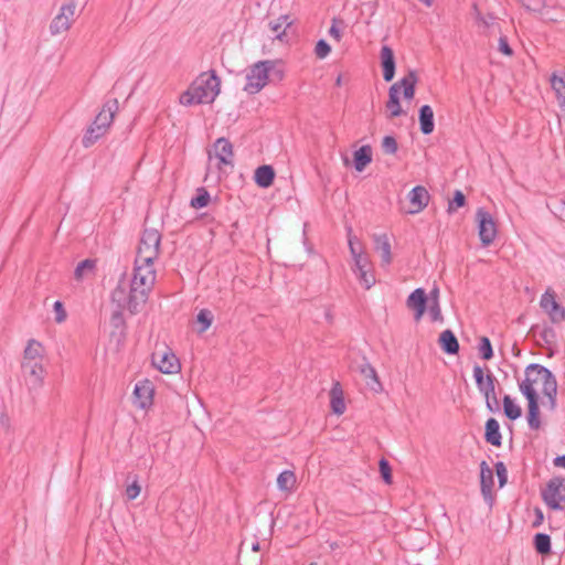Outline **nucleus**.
Returning a JSON list of instances; mask_svg holds the SVG:
<instances>
[{
    "label": "nucleus",
    "instance_id": "f257e3e1",
    "mask_svg": "<svg viewBox=\"0 0 565 565\" xmlns=\"http://www.w3.org/2000/svg\"><path fill=\"white\" fill-rule=\"evenodd\" d=\"M537 384L542 385V393L548 401V408L554 411L557 405V381L555 375L541 364H529L524 371V379L519 382V390L527 399L526 418L532 430L541 428L539 395L535 388Z\"/></svg>",
    "mask_w": 565,
    "mask_h": 565
},
{
    "label": "nucleus",
    "instance_id": "f03ea898",
    "mask_svg": "<svg viewBox=\"0 0 565 565\" xmlns=\"http://www.w3.org/2000/svg\"><path fill=\"white\" fill-rule=\"evenodd\" d=\"M157 273L154 262L135 258L129 291L118 286L111 292V299L120 310L127 309L131 315L138 313L149 299L156 284Z\"/></svg>",
    "mask_w": 565,
    "mask_h": 565
},
{
    "label": "nucleus",
    "instance_id": "7ed1b4c3",
    "mask_svg": "<svg viewBox=\"0 0 565 565\" xmlns=\"http://www.w3.org/2000/svg\"><path fill=\"white\" fill-rule=\"evenodd\" d=\"M221 81L215 71L202 73L180 96L183 106L213 103L220 94Z\"/></svg>",
    "mask_w": 565,
    "mask_h": 565
},
{
    "label": "nucleus",
    "instance_id": "20e7f679",
    "mask_svg": "<svg viewBox=\"0 0 565 565\" xmlns=\"http://www.w3.org/2000/svg\"><path fill=\"white\" fill-rule=\"evenodd\" d=\"M275 67L270 60L259 61L250 66L246 74L244 90L250 95L260 92L268 83L269 72Z\"/></svg>",
    "mask_w": 565,
    "mask_h": 565
},
{
    "label": "nucleus",
    "instance_id": "39448f33",
    "mask_svg": "<svg viewBox=\"0 0 565 565\" xmlns=\"http://www.w3.org/2000/svg\"><path fill=\"white\" fill-rule=\"evenodd\" d=\"M161 234L158 230L146 228L142 232L136 259L154 262L160 253Z\"/></svg>",
    "mask_w": 565,
    "mask_h": 565
},
{
    "label": "nucleus",
    "instance_id": "423d86ee",
    "mask_svg": "<svg viewBox=\"0 0 565 565\" xmlns=\"http://www.w3.org/2000/svg\"><path fill=\"white\" fill-rule=\"evenodd\" d=\"M542 499L548 508L562 510V503L565 502V479L561 477L552 478L545 489L542 490Z\"/></svg>",
    "mask_w": 565,
    "mask_h": 565
},
{
    "label": "nucleus",
    "instance_id": "0eeeda50",
    "mask_svg": "<svg viewBox=\"0 0 565 565\" xmlns=\"http://www.w3.org/2000/svg\"><path fill=\"white\" fill-rule=\"evenodd\" d=\"M21 373L24 385L30 393L43 386L46 375L43 362L21 363Z\"/></svg>",
    "mask_w": 565,
    "mask_h": 565
},
{
    "label": "nucleus",
    "instance_id": "6e6552de",
    "mask_svg": "<svg viewBox=\"0 0 565 565\" xmlns=\"http://www.w3.org/2000/svg\"><path fill=\"white\" fill-rule=\"evenodd\" d=\"M209 162L212 163L213 160H217V168L221 169L222 166H234V151L233 145L227 138L221 137L217 138L212 148L207 151Z\"/></svg>",
    "mask_w": 565,
    "mask_h": 565
},
{
    "label": "nucleus",
    "instance_id": "1a4fd4ad",
    "mask_svg": "<svg viewBox=\"0 0 565 565\" xmlns=\"http://www.w3.org/2000/svg\"><path fill=\"white\" fill-rule=\"evenodd\" d=\"M76 12V2L75 0H66L58 14L54 17L50 24V32L52 35H58L63 32L70 30L74 22V17Z\"/></svg>",
    "mask_w": 565,
    "mask_h": 565
},
{
    "label": "nucleus",
    "instance_id": "9d476101",
    "mask_svg": "<svg viewBox=\"0 0 565 565\" xmlns=\"http://www.w3.org/2000/svg\"><path fill=\"white\" fill-rule=\"evenodd\" d=\"M477 221L479 227V237L483 246H489L493 243L497 236V225L492 215L484 209H478Z\"/></svg>",
    "mask_w": 565,
    "mask_h": 565
},
{
    "label": "nucleus",
    "instance_id": "9b49d317",
    "mask_svg": "<svg viewBox=\"0 0 565 565\" xmlns=\"http://www.w3.org/2000/svg\"><path fill=\"white\" fill-rule=\"evenodd\" d=\"M152 364L164 374H175L181 369L179 359L168 348L163 351H156L152 353Z\"/></svg>",
    "mask_w": 565,
    "mask_h": 565
},
{
    "label": "nucleus",
    "instance_id": "f8f14e48",
    "mask_svg": "<svg viewBox=\"0 0 565 565\" xmlns=\"http://www.w3.org/2000/svg\"><path fill=\"white\" fill-rule=\"evenodd\" d=\"M540 306L553 323H561L565 320V309L558 305L553 291L546 290L542 295Z\"/></svg>",
    "mask_w": 565,
    "mask_h": 565
},
{
    "label": "nucleus",
    "instance_id": "ddd939ff",
    "mask_svg": "<svg viewBox=\"0 0 565 565\" xmlns=\"http://www.w3.org/2000/svg\"><path fill=\"white\" fill-rule=\"evenodd\" d=\"M427 294L423 288L415 289L406 299L407 308L414 311L415 321H419L423 318L427 309Z\"/></svg>",
    "mask_w": 565,
    "mask_h": 565
},
{
    "label": "nucleus",
    "instance_id": "4468645a",
    "mask_svg": "<svg viewBox=\"0 0 565 565\" xmlns=\"http://www.w3.org/2000/svg\"><path fill=\"white\" fill-rule=\"evenodd\" d=\"M473 377L479 392L484 397H489V394H492L495 391V377L491 372L484 375L482 367L475 365Z\"/></svg>",
    "mask_w": 565,
    "mask_h": 565
},
{
    "label": "nucleus",
    "instance_id": "2eb2a0df",
    "mask_svg": "<svg viewBox=\"0 0 565 565\" xmlns=\"http://www.w3.org/2000/svg\"><path fill=\"white\" fill-rule=\"evenodd\" d=\"M118 110V100L113 99L105 103L102 110L96 116L93 121L97 127L102 128L104 131H107L109 126L111 125L115 114Z\"/></svg>",
    "mask_w": 565,
    "mask_h": 565
},
{
    "label": "nucleus",
    "instance_id": "dca6fc26",
    "mask_svg": "<svg viewBox=\"0 0 565 565\" xmlns=\"http://www.w3.org/2000/svg\"><path fill=\"white\" fill-rule=\"evenodd\" d=\"M153 388L149 381L140 382L134 388V403L139 408H147L152 404Z\"/></svg>",
    "mask_w": 565,
    "mask_h": 565
},
{
    "label": "nucleus",
    "instance_id": "f3484780",
    "mask_svg": "<svg viewBox=\"0 0 565 565\" xmlns=\"http://www.w3.org/2000/svg\"><path fill=\"white\" fill-rule=\"evenodd\" d=\"M408 200L413 206L409 213H419L428 205L429 193L425 186L417 185L411 190Z\"/></svg>",
    "mask_w": 565,
    "mask_h": 565
},
{
    "label": "nucleus",
    "instance_id": "a211bd4d",
    "mask_svg": "<svg viewBox=\"0 0 565 565\" xmlns=\"http://www.w3.org/2000/svg\"><path fill=\"white\" fill-rule=\"evenodd\" d=\"M381 63L384 81L391 82L395 75V58L393 50L387 45H384L381 49Z\"/></svg>",
    "mask_w": 565,
    "mask_h": 565
},
{
    "label": "nucleus",
    "instance_id": "6ab92c4d",
    "mask_svg": "<svg viewBox=\"0 0 565 565\" xmlns=\"http://www.w3.org/2000/svg\"><path fill=\"white\" fill-rule=\"evenodd\" d=\"M375 250L381 254V262L383 266H388L392 263V252L390 239L386 234H375L373 236Z\"/></svg>",
    "mask_w": 565,
    "mask_h": 565
},
{
    "label": "nucleus",
    "instance_id": "aec40b11",
    "mask_svg": "<svg viewBox=\"0 0 565 565\" xmlns=\"http://www.w3.org/2000/svg\"><path fill=\"white\" fill-rule=\"evenodd\" d=\"M551 86L562 113L565 114V73H554L551 77Z\"/></svg>",
    "mask_w": 565,
    "mask_h": 565
},
{
    "label": "nucleus",
    "instance_id": "412c9836",
    "mask_svg": "<svg viewBox=\"0 0 565 565\" xmlns=\"http://www.w3.org/2000/svg\"><path fill=\"white\" fill-rule=\"evenodd\" d=\"M417 83V75L414 71H409L406 76H404L398 82L393 85H397L398 94L403 90V96L405 99H413L415 95V86Z\"/></svg>",
    "mask_w": 565,
    "mask_h": 565
},
{
    "label": "nucleus",
    "instance_id": "4be33fe9",
    "mask_svg": "<svg viewBox=\"0 0 565 565\" xmlns=\"http://www.w3.org/2000/svg\"><path fill=\"white\" fill-rule=\"evenodd\" d=\"M480 487L484 499L491 498L493 488V471L486 461L480 465Z\"/></svg>",
    "mask_w": 565,
    "mask_h": 565
},
{
    "label": "nucleus",
    "instance_id": "5701e85b",
    "mask_svg": "<svg viewBox=\"0 0 565 565\" xmlns=\"http://www.w3.org/2000/svg\"><path fill=\"white\" fill-rule=\"evenodd\" d=\"M44 348L35 340H30L24 349L22 363L43 362Z\"/></svg>",
    "mask_w": 565,
    "mask_h": 565
},
{
    "label": "nucleus",
    "instance_id": "b1692460",
    "mask_svg": "<svg viewBox=\"0 0 565 565\" xmlns=\"http://www.w3.org/2000/svg\"><path fill=\"white\" fill-rule=\"evenodd\" d=\"M386 109L388 111V118L399 117L403 114H405L399 104L397 85H392L388 89V100L386 102Z\"/></svg>",
    "mask_w": 565,
    "mask_h": 565
},
{
    "label": "nucleus",
    "instance_id": "393cba45",
    "mask_svg": "<svg viewBox=\"0 0 565 565\" xmlns=\"http://www.w3.org/2000/svg\"><path fill=\"white\" fill-rule=\"evenodd\" d=\"M419 126L424 135H429L434 131V111L429 105H424L419 108Z\"/></svg>",
    "mask_w": 565,
    "mask_h": 565
},
{
    "label": "nucleus",
    "instance_id": "a878e982",
    "mask_svg": "<svg viewBox=\"0 0 565 565\" xmlns=\"http://www.w3.org/2000/svg\"><path fill=\"white\" fill-rule=\"evenodd\" d=\"M486 441L493 446H501L502 436L500 433V425L495 418H489L486 423Z\"/></svg>",
    "mask_w": 565,
    "mask_h": 565
},
{
    "label": "nucleus",
    "instance_id": "bb28decb",
    "mask_svg": "<svg viewBox=\"0 0 565 565\" xmlns=\"http://www.w3.org/2000/svg\"><path fill=\"white\" fill-rule=\"evenodd\" d=\"M439 343L447 354H457L459 351L458 340L451 330H445L440 333Z\"/></svg>",
    "mask_w": 565,
    "mask_h": 565
},
{
    "label": "nucleus",
    "instance_id": "cd10ccee",
    "mask_svg": "<svg viewBox=\"0 0 565 565\" xmlns=\"http://www.w3.org/2000/svg\"><path fill=\"white\" fill-rule=\"evenodd\" d=\"M275 178V171L270 166H260L255 171V182L260 188H268L271 185Z\"/></svg>",
    "mask_w": 565,
    "mask_h": 565
},
{
    "label": "nucleus",
    "instance_id": "c85d7f7f",
    "mask_svg": "<svg viewBox=\"0 0 565 565\" xmlns=\"http://www.w3.org/2000/svg\"><path fill=\"white\" fill-rule=\"evenodd\" d=\"M331 395V408L334 414L341 415L345 411V403L343 398V392L340 383H335L330 392Z\"/></svg>",
    "mask_w": 565,
    "mask_h": 565
},
{
    "label": "nucleus",
    "instance_id": "c756f323",
    "mask_svg": "<svg viewBox=\"0 0 565 565\" xmlns=\"http://www.w3.org/2000/svg\"><path fill=\"white\" fill-rule=\"evenodd\" d=\"M372 161V148L370 146H362L354 152V168L361 172Z\"/></svg>",
    "mask_w": 565,
    "mask_h": 565
},
{
    "label": "nucleus",
    "instance_id": "7c9ffc66",
    "mask_svg": "<svg viewBox=\"0 0 565 565\" xmlns=\"http://www.w3.org/2000/svg\"><path fill=\"white\" fill-rule=\"evenodd\" d=\"M292 21L290 20L288 14L280 15L277 20L269 22L270 30L276 33V38L281 40L286 28L290 26Z\"/></svg>",
    "mask_w": 565,
    "mask_h": 565
},
{
    "label": "nucleus",
    "instance_id": "2f4dec72",
    "mask_svg": "<svg viewBox=\"0 0 565 565\" xmlns=\"http://www.w3.org/2000/svg\"><path fill=\"white\" fill-rule=\"evenodd\" d=\"M106 131L97 127L94 122L87 128L82 139V143L85 148L93 146Z\"/></svg>",
    "mask_w": 565,
    "mask_h": 565
},
{
    "label": "nucleus",
    "instance_id": "473e14b6",
    "mask_svg": "<svg viewBox=\"0 0 565 565\" xmlns=\"http://www.w3.org/2000/svg\"><path fill=\"white\" fill-rule=\"evenodd\" d=\"M296 484V476L291 470H284L277 477V487L281 491H290Z\"/></svg>",
    "mask_w": 565,
    "mask_h": 565
},
{
    "label": "nucleus",
    "instance_id": "72a5a7b5",
    "mask_svg": "<svg viewBox=\"0 0 565 565\" xmlns=\"http://www.w3.org/2000/svg\"><path fill=\"white\" fill-rule=\"evenodd\" d=\"M503 411H504V415L511 419V420H515L518 419L519 417H521L522 415V409L521 407L514 403V401L511 398L510 395H504L503 397Z\"/></svg>",
    "mask_w": 565,
    "mask_h": 565
},
{
    "label": "nucleus",
    "instance_id": "f704fd0d",
    "mask_svg": "<svg viewBox=\"0 0 565 565\" xmlns=\"http://www.w3.org/2000/svg\"><path fill=\"white\" fill-rule=\"evenodd\" d=\"M534 547L539 554H547L551 552V537L545 533H537L534 536Z\"/></svg>",
    "mask_w": 565,
    "mask_h": 565
},
{
    "label": "nucleus",
    "instance_id": "c9c22d12",
    "mask_svg": "<svg viewBox=\"0 0 565 565\" xmlns=\"http://www.w3.org/2000/svg\"><path fill=\"white\" fill-rule=\"evenodd\" d=\"M196 321L200 323L199 333H203L211 327L213 315L209 309H201L196 316Z\"/></svg>",
    "mask_w": 565,
    "mask_h": 565
},
{
    "label": "nucleus",
    "instance_id": "e433bc0d",
    "mask_svg": "<svg viewBox=\"0 0 565 565\" xmlns=\"http://www.w3.org/2000/svg\"><path fill=\"white\" fill-rule=\"evenodd\" d=\"M95 268V260L93 259H85L78 263V265L75 268L74 275L76 279H82L87 274H92Z\"/></svg>",
    "mask_w": 565,
    "mask_h": 565
},
{
    "label": "nucleus",
    "instance_id": "4c0bfd02",
    "mask_svg": "<svg viewBox=\"0 0 565 565\" xmlns=\"http://www.w3.org/2000/svg\"><path fill=\"white\" fill-rule=\"evenodd\" d=\"M210 199V193L204 188H201L198 190L196 196L191 199V206L194 209L205 207L209 204Z\"/></svg>",
    "mask_w": 565,
    "mask_h": 565
},
{
    "label": "nucleus",
    "instance_id": "58836bf2",
    "mask_svg": "<svg viewBox=\"0 0 565 565\" xmlns=\"http://www.w3.org/2000/svg\"><path fill=\"white\" fill-rule=\"evenodd\" d=\"M358 277L360 284L365 288L370 289L375 284V277L373 273L371 271V268L363 269V271H358L355 274Z\"/></svg>",
    "mask_w": 565,
    "mask_h": 565
},
{
    "label": "nucleus",
    "instance_id": "ea45409f",
    "mask_svg": "<svg viewBox=\"0 0 565 565\" xmlns=\"http://www.w3.org/2000/svg\"><path fill=\"white\" fill-rule=\"evenodd\" d=\"M479 354L483 360H490L493 356V350L489 338L482 337L478 345Z\"/></svg>",
    "mask_w": 565,
    "mask_h": 565
},
{
    "label": "nucleus",
    "instance_id": "a19ab883",
    "mask_svg": "<svg viewBox=\"0 0 565 565\" xmlns=\"http://www.w3.org/2000/svg\"><path fill=\"white\" fill-rule=\"evenodd\" d=\"M352 259L354 263L352 267L354 274H358V271H363V269L371 268V262L369 259V256L364 253Z\"/></svg>",
    "mask_w": 565,
    "mask_h": 565
},
{
    "label": "nucleus",
    "instance_id": "79ce46f5",
    "mask_svg": "<svg viewBox=\"0 0 565 565\" xmlns=\"http://www.w3.org/2000/svg\"><path fill=\"white\" fill-rule=\"evenodd\" d=\"M141 492V486L139 484L138 478L135 477L132 482L127 484L125 489V495L128 501H132L138 498Z\"/></svg>",
    "mask_w": 565,
    "mask_h": 565
},
{
    "label": "nucleus",
    "instance_id": "37998d69",
    "mask_svg": "<svg viewBox=\"0 0 565 565\" xmlns=\"http://www.w3.org/2000/svg\"><path fill=\"white\" fill-rule=\"evenodd\" d=\"M428 315L433 322H443L444 317L441 313V308L439 301H435L433 303H427Z\"/></svg>",
    "mask_w": 565,
    "mask_h": 565
},
{
    "label": "nucleus",
    "instance_id": "c03bdc74",
    "mask_svg": "<svg viewBox=\"0 0 565 565\" xmlns=\"http://www.w3.org/2000/svg\"><path fill=\"white\" fill-rule=\"evenodd\" d=\"M382 149L385 153L395 154L398 149L396 139L393 136H385L382 141Z\"/></svg>",
    "mask_w": 565,
    "mask_h": 565
},
{
    "label": "nucleus",
    "instance_id": "a18cd8bd",
    "mask_svg": "<svg viewBox=\"0 0 565 565\" xmlns=\"http://www.w3.org/2000/svg\"><path fill=\"white\" fill-rule=\"evenodd\" d=\"M360 372H361L362 375H364L365 379H370L375 384L380 385L376 371H375V369L369 362H364L360 366Z\"/></svg>",
    "mask_w": 565,
    "mask_h": 565
},
{
    "label": "nucleus",
    "instance_id": "49530a36",
    "mask_svg": "<svg viewBox=\"0 0 565 565\" xmlns=\"http://www.w3.org/2000/svg\"><path fill=\"white\" fill-rule=\"evenodd\" d=\"M379 465H380V472H381L383 480L385 481V483L391 484L392 483V469H391L388 461L386 459L382 458L380 460Z\"/></svg>",
    "mask_w": 565,
    "mask_h": 565
},
{
    "label": "nucleus",
    "instance_id": "de8ad7c7",
    "mask_svg": "<svg viewBox=\"0 0 565 565\" xmlns=\"http://www.w3.org/2000/svg\"><path fill=\"white\" fill-rule=\"evenodd\" d=\"M331 52V46L327 43L326 40H319L315 47V53L317 57L324 58L329 55Z\"/></svg>",
    "mask_w": 565,
    "mask_h": 565
},
{
    "label": "nucleus",
    "instance_id": "09e8293b",
    "mask_svg": "<svg viewBox=\"0 0 565 565\" xmlns=\"http://www.w3.org/2000/svg\"><path fill=\"white\" fill-rule=\"evenodd\" d=\"M466 199L461 191H456L452 201L449 202L448 211L452 212L465 205Z\"/></svg>",
    "mask_w": 565,
    "mask_h": 565
},
{
    "label": "nucleus",
    "instance_id": "8fccbe9b",
    "mask_svg": "<svg viewBox=\"0 0 565 565\" xmlns=\"http://www.w3.org/2000/svg\"><path fill=\"white\" fill-rule=\"evenodd\" d=\"M495 472H497V477L499 479V486H500V488H502L507 483V480H508L507 467L502 461H498L495 463Z\"/></svg>",
    "mask_w": 565,
    "mask_h": 565
},
{
    "label": "nucleus",
    "instance_id": "3c124183",
    "mask_svg": "<svg viewBox=\"0 0 565 565\" xmlns=\"http://www.w3.org/2000/svg\"><path fill=\"white\" fill-rule=\"evenodd\" d=\"M53 310L55 313V321L57 323H62L66 320L67 315H66V311L64 309L62 301L56 300L53 305Z\"/></svg>",
    "mask_w": 565,
    "mask_h": 565
},
{
    "label": "nucleus",
    "instance_id": "603ef678",
    "mask_svg": "<svg viewBox=\"0 0 565 565\" xmlns=\"http://www.w3.org/2000/svg\"><path fill=\"white\" fill-rule=\"evenodd\" d=\"M484 399H486V406L489 412L497 413L500 411L495 391L492 394H489V397H484Z\"/></svg>",
    "mask_w": 565,
    "mask_h": 565
},
{
    "label": "nucleus",
    "instance_id": "864d4df0",
    "mask_svg": "<svg viewBox=\"0 0 565 565\" xmlns=\"http://www.w3.org/2000/svg\"><path fill=\"white\" fill-rule=\"evenodd\" d=\"M349 248H350L352 258H354L363 253L362 247L360 246V242L354 236H349Z\"/></svg>",
    "mask_w": 565,
    "mask_h": 565
},
{
    "label": "nucleus",
    "instance_id": "5fc2aeb1",
    "mask_svg": "<svg viewBox=\"0 0 565 565\" xmlns=\"http://www.w3.org/2000/svg\"><path fill=\"white\" fill-rule=\"evenodd\" d=\"M520 2L524 8L532 11H539L544 4V0H520Z\"/></svg>",
    "mask_w": 565,
    "mask_h": 565
},
{
    "label": "nucleus",
    "instance_id": "6e6d98bb",
    "mask_svg": "<svg viewBox=\"0 0 565 565\" xmlns=\"http://www.w3.org/2000/svg\"><path fill=\"white\" fill-rule=\"evenodd\" d=\"M498 49L501 53H503L507 56H511L513 54V51H512L511 46L509 45L505 36H501L499 39V47Z\"/></svg>",
    "mask_w": 565,
    "mask_h": 565
},
{
    "label": "nucleus",
    "instance_id": "4d7b16f0",
    "mask_svg": "<svg viewBox=\"0 0 565 565\" xmlns=\"http://www.w3.org/2000/svg\"><path fill=\"white\" fill-rule=\"evenodd\" d=\"M534 515H535V519L534 521L532 522V526L533 527H539L542 525L543 521H544V514H543V511L540 509V508H535L534 509Z\"/></svg>",
    "mask_w": 565,
    "mask_h": 565
},
{
    "label": "nucleus",
    "instance_id": "13d9d810",
    "mask_svg": "<svg viewBox=\"0 0 565 565\" xmlns=\"http://www.w3.org/2000/svg\"><path fill=\"white\" fill-rule=\"evenodd\" d=\"M428 303H433L435 301H439V289L438 287H434L429 294L427 295Z\"/></svg>",
    "mask_w": 565,
    "mask_h": 565
},
{
    "label": "nucleus",
    "instance_id": "bf43d9fd",
    "mask_svg": "<svg viewBox=\"0 0 565 565\" xmlns=\"http://www.w3.org/2000/svg\"><path fill=\"white\" fill-rule=\"evenodd\" d=\"M329 34L337 41L341 40V32L334 24H332L331 28L329 29Z\"/></svg>",
    "mask_w": 565,
    "mask_h": 565
},
{
    "label": "nucleus",
    "instance_id": "052dcab7",
    "mask_svg": "<svg viewBox=\"0 0 565 565\" xmlns=\"http://www.w3.org/2000/svg\"><path fill=\"white\" fill-rule=\"evenodd\" d=\"M553 463L555 467L565 468V455L554 458Z\"/></svg>",
    "mask_w": 565,
    "mask_h": 565
},
{
    "label": "nucleus",
    "instance_id": "680f3d73",
    "mask_svg": "<svg viewBox=\"0 0 565 565\" xmlns=\"http://www.w3.org/2000/svg\"><path fill=\"white\" fill-rule=\"evenodd\" d=\"M252 550H253L254 552H257V551L259 550V543H258V542L253 543V545H252Z\"/></svg>",
    "mask_w": 565,
    "mask_h": 565
},
{
    "label": "nucleus",
    "instance_id": "e2e57ef3",
    "mask_svg": "<svg viewBox=\"0 0 565 565\" xmlns=\"http://www.w3.org/2000/svg\"><path fill=\"white\" fill-rule=\"evenodd\" d=\"M424 4H426L427 7H430L431 3H433V0H420Z\"/></svg>",
    "mask_w": 565,
    "mask_h": 565
},
{
    "label": "nucleus",
    "instance_id": "0e129e2a",
    "mask_svg": "<svg viewBox=\"0 0 565 565\" xmlns=\"http://www.w3.org/2000/svg\"><path fill=\"white\" fill-rule=\"evenodd\" d=\"M337 85H341V76H338V78H337Z\"/></svg>",
    "mask_w": 565,
    "mask_h": 565
},
{
    "label": "nucleus",
    "instance_id": "69168bd1",
    "mask_svg": "<svg viewBox=\"0 0 565 565\" xmlns=\"http://www.w3.org/2000/svg\"><path fill=\"white\" fill-rule=\"evenodd\" d=\"M309 565H317L316 563H310Z\"/></svg>",
    "mask_w": 565,
    "mask_h": 565
},
{
    "label": "nucleus",
    "instance_id": "338daca9",
    "mask_svg": "<svg viewBox=\"0 0 565 565\" xmlns=\"http://www.w3.org/2000/svg\"><path fill=\"white\" fill-rule=\"evenodd\" d=\"M564 204H565V201H564Z\"/></svg>",
    "mask_w": 565,
    "mask_h": 565
}]
</instances>
